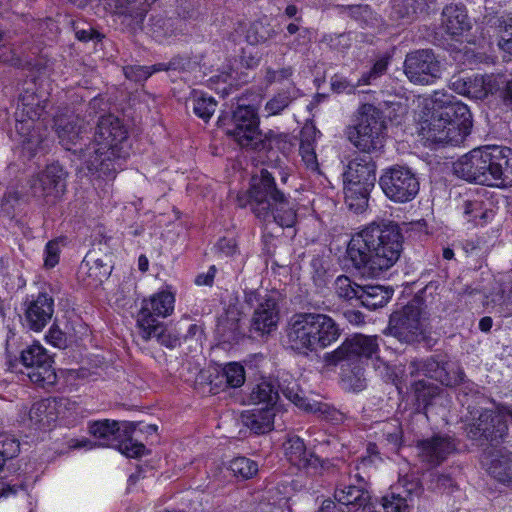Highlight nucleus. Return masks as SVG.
Segmentation results:
<instances>
[{
    "label": "nucleus",
    "mask_w": 512,
    "mask_h": 512,
    "mask_svg": "<svg viewBox=\"0 0 512 512\" xmlns=\"http://www.w3.org/2000/svg\"><path fill=\"white\" fill-rule=\"evenodd\" d=\"M403 488V495L410 499V503L412 502L413 496H418L421 493V485L417 480H408L402 479L400 481Z\"/></svg>",
    "instance_id": "nucleus-63"
},
{
    "label": "nucleus",
    "mask_w": 512,
    "mask_h": 512,
    "mask_svg": "<svg viewBox=\"0 0 512 512\" xmlns=\"http://www.w3.org/2000/svg\"><path fill=\"white\" fill-rule=\"evenodd\" d=\"M379 185L385 196L396 203L412 201L420 189L416 174L410 168L400 165L385 169L379 178Z\"/></svg>",
    "instance_id": "nucleus-9"
},
{
    "label": "nucleus",
    "mask_w": 512,
    "mask_h": 512,
    "mask_svg": "<svg viewBox=\"0 0 512 512\" xmlns=\"http://www.w3.org/2000/svg\"><path fill=\"white\" fill-rule=\"evenodd\" d=\"M118 450L126 455L127 457L137 458L145 453V445L141 442L134 441L133 439H127L125 441L116 443Z\"/></svg>",
    "instance_id": "nucleus-53"
},
{
    "label": "nucleus",
    "mask_w": 512,
    "mask_h": 512,
    "mask_svg": "<svg viewBox=\"0 0 512 512\" xmlns=\"http://www.w3.org/2000/svg\"><path fill=\"white\" fill-rule=\"evenodd\" d=\"M219 377L225 380L226 387L238 388L245 382V369L237 362H230L224 365Z\"/></svg>",
    "instance_id": "nucleus-43"
},
{
    "label": "nucleus",
    "mask_w": 512,
    "mask_h": 512,
    "mask_svg": "<svg viewBox=\"0 0 512 512\" xmlns=\"http://www.w3.org/2000/svg\"><path fill=\"white\" fill-rule=\"evenodd\" d=\"M52 403V398H46L35 402L30 408L29 419L37 428L49 429L56 423L55 404Z\"/></svg>",
    "instance_id": "nucleus-34"
},
{
    "label": "nucleus",
    "mask_w": 512,
    "mask_h": 512,
    "mask_svg": "<svg viewBox=\"0 0 512 512\" xmlns=\"http://www.w3.org/2000/svg\"><path fill=\"white\" fill-rule=\"evenodd\" d=\"M191 102L193 112L205 122L211 118L217 106L214 98L200 93H195Z\"/></svg>",
    "instance_id": "nucleus-44"
},
{
    "label": "nucleus",
    "mask_w": 512,
    "mask_h": 512,
    "mask_svg": "<svg viewBox=\"0 0 512 512\" xmlns=\"http://www.w3.org/2000/svg\"><path fill=\"white\" fill-rule=\"evenodd\" d=\"M379 344L376 336L356 334L346 339L336 350L326 353L324 361L327 365H337L342 361H357L372 358L377 353Z\"/></svg>",
    "instance_id": "nucleus-12"
},
{
    "label": "nucleus",
    "mask_w": 512,
    "mask_h": 512,
    "mask_svg": "<svg viewBox=\"0 0 512 512\" xmlns=\"http://www.w3.org/2000/svg\"><path fill=\"white\" fill-rule=\"evenodd\" d=\"M249 205L255 217L265 224L292 227L297 221L298 203L276 185L275 176L266 169L258 178H252Z\"/></svg>",
    "instance_id": "nucleus-4"
},
{
    "label": "nucleus",
    "mask_w": 512,
    "mask_h": 512,
    "mask_svg": "<svg viewBox=\"0 0 512 512\" xmlns=\"http://www.w3.org/2000/svg\"><path fill=\"white\" fill-rule=\"evenodd\" d=\"M356 124L347 128L349 141L360 151L372 153L384 147L385 120L380 109L363 104L358 110Z\"/></svg>",
    "instance_id": "nucleus-5"
},
{
    "label": "nucleus",
    "mask_w": 512,
    "mask_h": 512,
    "mask_svg": "<svg viewBox=\"0 0 512 512\" xmlns=\"http://www.w3.org/2000/svg\"><path fill=\"white\" fill-rule=\"evenodd\" d=\"M372 188L366 185L344 183L345 203L355 212L362 211L367 206L368 195Z\"/></svg>",
    "instance_id": "nucleus-39"
},
{
    "label": "nucleus",
    "mask_w": 512,
    "mask_h": 512,
    "mask_svg": "<svg viewBox=\"0 0 512 512\" xmlns=\"http://www.w3.org/2000/svg\"><path fill=\"white\" fill-rule=\"evenodd\" d=\"M54 313V300L47 293H39L25 303L24 316L27 325L34 331L42 330Z\"/></svg>",
    "instance_id": "nucleus-21"
},
{
    "label": "nucleus",
    "mask_w": 512,
    "mask_h": 512,
    "mask_svg": "<svg viewBox=\"0 0 512 512\" xmlns=\"http://www.w3.org/2000/svg\"><path fill=\"white\" fill-rule=\"evenodd\" d=\"M417 449L422 462L437 466L455 450V445L449 437L434 436L418 442Z\"/></svg>",
    "instance_id": "nucleus-23"
},
{
    "label": "nucleus",
    "mask_w": 512,
    "mask_h": 512,
    "mask_svg": "<svg viewBox=\"0 0 512 512\" xmlns=\"http://www.w3.org/2000/svg\"><path fill=\"white\" fill-rule=\"evenodd\" d=\"M382 506L385 512H410L411 503L401 492L393 491L382 498Z\"/></svg>",
    "instance_id": "nucleus-48"
},
{
    "label": "nucleus",
    "mask_w": 512,
    "mask_h": 512,
    "mask_svg": "<svg viewBox=\"0 0 512 512\" xmlns=\"http://www.w3.org/2000/svg\"><path fill=\"white\" fill-rule=\"evenodd\" d=\"M334 498L344 512H371L370 495L362 485H344L336 488Z\"/></svg>",
    "instance_id": "nucleus-22"
},
{
    "label": "nucleus",
    "mask_w": 512,
    "mask_h": 512,
    "mask_svg": "<svg viewBox=\"0 0 512 512\" xmlns=\"http://www.w3.org/2000/svg\"><path fill=\"white\" fill-rule=\"evenodd\" d=\"M229 470L234 476L249 479L258 472V464L246 457H236L229 463Z\"/></svg>",
    "instance_id": "nucleus-46"
},
{
    "label": "nucleus",
    "mask_w": 512,
    "mask_h": 512,
    "mask_svg": "<svg viewBox=\"0 0 512 512\" xmlns=\"http://www.w3.org/2000/svg\"><path fill=\"white\" fill-rule=\"evenodd\" d=\"M390 60L391 56L388 54L379 57L373 64L372 68L369 71L364 72L358 79V85L373 84L378 78L386 73Z\"/></svg>",
    "instance_id": "nucleus-47"
},
{
    "label": "nucleus",
    "mask_w": 512,
    "mask_h": 512,
    "mask_svg": "<svg viewBox=\"0 0 512 512\" xmlns=\"http://www.w3.org/2000/svg\"><path fill=\"white\" fill-rule=\"evenodd\" d=\"M225 133L232 137L243 148L259 149L264 143H271L276 134L270 131L262 139L259 131L257 111L251 105H238L232 118L226 124Z\"/></svg>",
    "instance_id": "nucleus-7"
},
{
    "label": "nucleus",
    "mask_w": 512,
    "mask_h": 512,
    "mask_svg": "<svg viewBox=\"0 0 512 512\" xmlns=\"http://www.w3.org/2000/svg\"><path fill=\"white\" fill-rule=\"evenodd\" d=\"M65 186V172L58 164L48 165L31 183L33 194L38 197H59Z\"/></svg>",
    "instance_id": "nucleus-20"
},
{
    "label": "nucleus",
    "mask_w": 512,
    "mask_h": 512,
    "mask_svg": "<svg viewBox=\"0 0 512 512\" xmlns=\"http://www.w3.org/2000/svg\"><path fill=\"white\" fill-rule=\"evenodd\" d=\"M292 75L291 68H281L278 70H273L271 68H267L264 76V81L266 84L271 85L276 82H280L284 79L289 78Z\"/></svg>",
    "instance_id": "nucleus-60"
},
{
    "label": "nucleus",
    "mask_w": 512,
    "mask_h": 512,
    "mask_svg": "<svg viewBox=\"0 0 512 512\" xmlns=\"http://www.w3.org/2000/svg\"><path fill=\"white\" fill-rule=\"evenodd\" d=\"M501 84H503V82H499V78L494 75L477 74L469 78L453 76L450 80L449 87L458 94L482 100L489 94L499 91Z\"/></svg>",
    "instance_id": "nucleus-15"
},
{
    "label": "nucleus",
    "mask_w": 512,
    "mask_h": 512,
    "mask_svg": "<svg viewBox=\"0 0 512 512\" xmlns=\"http://www.w3.org/2000/svg\"><path fill=\"white\" fill-rule=\"evenodd\" d=\"M284 454L289 463L309 473L324 469V462L313 452L308 451L303 440L298 436L289 437L283 444Z\"/></svg>",
    "instance_id": "nucleus-19"
},
{
    "label": "nucleus",
    "mask_w": 512,
    "mask_h": 512,
    "mask_svg": "<svg viewBox=\"0 0 512 512\" xmlns=\"http://www.w3.org/2000/svg\"><path fill=\"white\" fill-rule=\"evenodd\" d=\"M482 148L473 149L453 164L456 176L468 182L481 184L485 178L482 176Z\"/></svg>",
    "instance_id": "nucleus-26"
},
{
    "label": "nucleus",
    "mask_w": 512,
    "mask_h": 512,
    "mask_svg": "<svg viewBox=\"0 0 512 512\" xmlns=\"http://www.w3.org/2000/svg\"><path fill=\"white\" fill-rule=\"evenodd\" d=\"M52 404H55V421H59L65 426H74L85 417V410L75 400L59 397L52 398Z\"/></svg>",
    "instance_id": "nucleus-30"
},
{
    "label": "nucleus",
    "mask_w": 512,
    "mask_h": 512,
    "mask_svg": "<svg viewBox=\"0 0 512 512\" xmlns=\"http://www.w3.org/2000/svg\"><path fill=\"white\" fill-rule=\"evenodd\" d=\"M362 289L359 301L370 310L385 306L392 297V291L380 285H367Z\"/></svg>",
    "instance_id": "nucleus-38"
},
{
    "label": "nucleus",
    "mask_w": 512,
    "mask_h": 512,
    "mask_svg": "<svg viewBox=\"0 0 512 512\" xmlns=\"http://www.w3.org/2000/svg\"><path fill=\"white\" fill-rule=\"evenodd\" d=\"M244 301L253 308L251 331L265 335L277 329L279 322V295L276 292L245 291Z\"/></svg>",
    "instance_id": "nucleus-8"
},
{
    "label": "nucleus",
    "mask_w": 512,
    "mask_h": 512,
    "mask_svg": "<svg viewBox=\"0 0 512 512\" xmlns=\"http://www.w3.org/2000/svg\"><path fill=\"white\" fill-rule=\"evenodd\" d=\"M454 485L452 477L448 474L432 472L430 473V487L434 490H445Z\"/></svg>",
    "instance_id": "nucleus-58"
},
{
    "label": "nucleus",
    "mask_w": 512,
    "mask_h": 512,
    "mask_svg": "<svg viewBox=\"0 0 512 512\" xmlns=\"http://www.w3.org/2000/svg\"><path fill=\"white\" fill-rule=\"evenodd\" d=\"M310 320L315 351L330 346L340 337L341 330L332 317L322 313H310Z\"/></svg>",
    "instance_id": "nucleus-24"
},
{
    "label": "nucleus",
    "mask_w": 512,
    "mask_h": 512,
    "mask_svg": "<svg viewBox=\"0 0 512 512\" xmlns=\"http://www.w3.org/2000/svg\"><path fill=\"white\" fill-rule=\"evenodd\" d=\"M497 186H512V149L494 146Z\"/></svg>",
    "instance_id": "nucleus-36"
},
{
    "label": "nucleus",
    "mask_w": 512,
    "mask_h": 512,
    "mask_svg": "<svg viewBox=\"0 0 512 512\" xmlns=\"http://www.w3.org/2000/svg\"><path fill=\"white\" fill-rule=\"evenodd\" d=\"M482 176L485 178L481 181L482 185L497 186V173L494 158V146L482 148Z\"/></svg>",
    "instance_id": "nucleus-45"
},
{
    "label": "nucleus",
    "mask_w": 512,
    "mask_h": 512,
    "mask_svg": "<svg viewBox=\"0 0 512 512\" xmlns=\"http://www.w3.org/2000/svg\"><path fill=\"white\" fill-rule=\"evenodd\" d=\"M88 431L94 437L101 439L104 446H116L120 437L119 423L115 420L103 419L90 422Z\"/></svg>",
    "instance_id": "nucleus-35"
},
{
    "label": "nucleus",
    "mask_w": 512,
    "mask_h": 512,
    "mask_svg": "<svg viewBox=\"0 0 512 512\" xmlns=\"http://www.w3.org/2000/svg\"><path fill=\"white\" fill-rule=\"evenodd\" d=\"M463 214L467 222L472 223L474 226L485 225L494 217L491 209L484 206L482 201L467 200L463 204Z\"/></svg>",
    "instance_id": "nucleus-40"
},
{
    "label": "nucleus",
    "mask_w": 512,
    "mask_h": 512,
    "mask_svg": "<svg viewBox=\"0 0 512 512\" xmlns=\"http://www.w3.org/2000/svg\"><path fill=\"white\" fill-rule=\"evenodd\" d=\"M411 368H413L411 370V374L414 373V370L421 369L424 375L431 379H435L446 386H452L457 383V380L453 381L450 378L445 363L443 361H439L435 357H431L424 362H412Z\"/></svg>",
    "instance_id": "nucleus-33"
},
{
    "label": "nucleus",
    "mask_w": 512,
    "mask_h": 512,
    "mask_svg": "<svg viewBox=\"0 0 512 512\" xmlns=\"http://www.w3.org/2000/svg\"><path fill=\"white\" fill-rule=\"evenodd\" d=\"M389 334L401 342H414L422 336L424 328L417 306L407 305L390 316Z\"/></svg>",
    "instance_id": "nucleus-13"
},
{
    "label": "nucleus",
    "mask_w": 512,
    "mask_h": 512,
    "mask_svg": "<svg viewBox=\"0 0 512 512\" xmlns=\"http://www.w3.org/2000/svg\"><path fill=\"white\" fill-rule=\"evenodd\" d=\"M60 245L57 240L49 241L44 251V265L47 268L55 267L59 262Z\"/></svg>",
    "instance_id": "nucleus-54"
},
{
    "label": "nucleus",
    "mask_w": 512,
    "mask_h": 512,
    "mask_svg": "<svg viewBox=\"0 0 512 512\" xmlns=\"http://www.w3.org/2000/svg\"><path fill=\"white\" fill-rule=\"evenodd\" d=\"M382 431L383 435L386 437L389 443L393 444L394 446L400 445L402 439V431L396 421L386 423Z\"/></svg>",
    "instance_id": "nucleus-57"
},
{
    "label": "nucleus",
    "mask_w": 512,
    "mask_h": 512,
    "mask_svg": "<svg viewBox=\"0 0 512 512\" xmlns=\"http://www.w3.org/2000/svg\"><path fill=\"white\" fill-rule=\"evenodd\" d=\"M275 417V406L254 408L242 416L245 425L258 434L271 431L274 428Z\"/></svg>",
    "instance_id": "nucleus-31"
},
{
    "label": "nucleus",
    "mask_w": 512,
    "mask_h": 512,
    "mask_svg": "<svg viewBox=\"0 0 512 512\" xmlns=\"http://www.w3.org/2000/svg\"><path fill=\"white\" fill-rule=\"evenodd\" d=\"M432 115L421 124L420 135L430 144L460 145L470 134L472 115L468 106L445 91L431 96Z\"/></svg>",
    "instance_id": "nucleus-3"
},
{
    "label": "nucleus",
    "mask_w": 512,
    "mask_h": 512,
    "mask_svg": "<svg viewBox=\"0 0 512 512\" xmlns=\"http://www.w3.org/2000/svg\"><path fill=\"white\" fill-rule=\"evenodd\" d=\"M46 103L45 99L40 100L35 93L28 90L19 99L15 128L22 138V150L28 154L29 158L42 149L44 138L39 132V126L36 127L34 122L43 116Z\"/></svg>",
    "instance_id": "nucleus-6"
},
{
    "label": "nucleus",
    "mask_w": 512,
    "mask_h": 512,
    "mask_svg": "<svg viewBox=\"0 0 512 512\" xmlns=\"http://www.w3.org/2000/svg\"><path fill=\"white\" fill-rule=\"evenodd\" d=\"M54 123L59 143L68 151L79 152L83 160L81 149H85L86 144L83 141L88 132V123L77 115L57 116Z\"/></svg>",
    "instance_id": "nucleus-14"
},
{
    "label": "nucleus",
    "mask_w": 512,
    "mask_h": 512,
    "mask_svg": "<svg viewBox=\"0 0 512 512\" xmlns=\"http://www.w3.org/2000/svg\"><path fill=\"white\" fill-rule=\"evenodd\" d=\"M150 33L158 41L171 35V23L169 19L161 16H153L150 18Z\"/></svg>",
    "instance_id": "nucleus-51"
},
{
    "label": "nucleus",
    "mask_w": 512,
    "mask_h": 512,
    "mask_svg": "<svg viewBox=\"0 0 512 512\" xmlns=\"http://www.w3.org/2000/svg\"><path fill=\"white\" fill-rule=\"evenodd\" d=\"M496 312L501 317H510L512 316V289L506 294V290H502V294L499 297V303L495 307Z\"/></svg>",
    "instance_id": "nucleus-59"
},
{
    "label": "nucleus",
    "mask_w": 512,
    "mask_h": 512,
    "mask_svg": "<svg viewBox=\"0 0 512 512\" xmlns=\"http://www.w3.org/2000/svg\"><path fill=\"white\" fill-rule=\"evenodd\" d=\"M285 45L295 51H301L311 41V34L309 30H302L301 33L292 36L291 38L284 39Z\"/></svg>",
    "instance_id": "nucleus-55"
},
{
    "label": "nucleus",
    "mask_w": 512,
    "mask_h": 512,
    "mask_svg": "<svg viewBox=\"0 0 512 512\" xmlns=\"http://www.w3.org/2000/svg\"><path fill=\"white\" fill-rule=\"evenodd\" d=\"M318 131L314 126H305L301 130L299 154L306 170L312 175L319 176L321 171L315 152V140Z\"/></svg>",
    "instance_id": "nucleus-29"
},
{
    "label": "nucleus",
    "mask_w": 512,
    "mask_h": 512,
    "mask_svg": "<svg viewBox=\"0 0 512 512\" xmlns=\"http://www.w3.org/2000/svg\"><path fill=\"white\" fill-rule=\"evenodd\" d=\"M274 31L266 28L261 23H253L247 30L246 39L251 45H257L267 41Z\"/></svg>",
    "instance_id": "nucleus-52"
},
{
    "label": "nucleus",
    "mask_w": 512,
    "mask_h": 512,
    "mask_svg": "<svg viewBox=\"0 0 512 512\" xmlns=\"http://www.w3.org/2000/svg\"><path fill=\"white\" fill-rule=\"evenodd\" d=\"M138 333L144 341L156 339L159 344L167 348H174L179 344V338L168 331L161 321L151 323L147 329L138 327Z\"/></svg>",
    "instance_id": "nucleus-37"
},
{
    "label": "nucleus",
    "mask_w": 512,
    "mask_h": 512,
    "mask_svg": "<svg viewBox=\"0 0 512 512\" xmlns=\"http://www.w3.org/2000/svg\"><path fill=\"white\" fill-rule=\"evenodd\" d=\"M130 146L127 130L119 118L102 116L95 128L93 138L83 152V162L92 173L99 177L114 179L123 169V162L129 156Z\"/></svg>",
    "instance_id": "nucleus-2"
},
{
    "label": "nucleus",
    "mask_w": 512,
    "mask_h": 512,
    "mask_svg": "<svg viewBox=\"0 0 512 512\" xmlns=\"http://www.w3.org/2000/svg\"><path fill=\"white\" fill-rule=\"evenodd\" d=\"M278 387L283 396L298 408L312 413L321 411L320 403L306 397L298 381L291 376L282 378Z\"/></svg>",
    "instance_id": "nucleus-28"
},
{
    "label": "nucleus",
    "mask_w": 512,
    "mask_h": 512,
    "mask_svg": "<svg viewBox=\"0 0 512 512\" xmlns=\"http://www.w3.org/2000/svg\"><path fill=\"white\" fill-rule=\"evenodd\" d=\"M358 86V82L354 84L347 80L346 78L337 76L332 79L331 83L332 90L337 93L352 94L355 92Z\"/></svg>",
    "instance_id": "nucleus-61"
},
{
    "label": "nucleus",
    "mask_w": 512,
    "mask_h": 512,
    "mask_svg": "<svg viewBox=\"0 0 512 512\" xmlns=\"http://www.w3.org/2000/svg\"><path fill=\"white\" fill-rule=\"evenodd\" d=\"M20 360L25 367L23 374L39 387H52L57 382V375L52 367V359L39 344H32L21 352Z\"/></svg>",
    "instance_id": "nucleus-11"
},
{
    "label": "nucleus",
    "mask_w": 512,
    "mask_h": 512,
    "mask_svg": "<svg viewBox=\"0 0 512 512\" xmlns=\"http://www.w3.org/2000/svg\"><path fill=\"white\" fill-rule=\"evenodd\" d=\"M363 286L353 282L345 275L338 276L334 282V290L336 295L344 300H359Z\"/></svg>",
    "instance_id": "nucleus-42"
},
{
    "label": "nucleus",
    "mask_w": 512,
    "mask_h": 512,
    "mask_svg": "<svg viewBox=\"0 0 512 512\" xmlns=\"http://www.w3.org/2000/svg\"><path fill=\"white\" fill-rule=\"evenodd\" d=\"M507 420L501 413L484 411L480 414L477 423L473 424L468 431V436L477 441L486 440L498 443L507 434Z\"/></svg>",
    "instance_id": "nucleus-18"
},
{
    "label": "nucleus",
    "mask_w": 512,
    "mask_h": 512,
    "mask_svg": "<svg viewBox=\"0 0 512 512\" xmlns=\"http://www.w3.org/2000/svg\"><path fill=\"white\" fill-rule=\"evenodd\" d=\"M344 183H354L374 187L376 182V165L368 155L357 156L347 165Z\"/></svg>",
    "instance_id": "nucleus-25"
},
{
    "label": "nucleus",
    "mask_w": 512,
    "mask_h": 512,
    "mask_svg": "<svg viewBox=\"0 0 512 512\" xmlns=\"http://www.w3.org/2000/svg\"><path fill=\"white\" fill-rule=\"evenodd\" d=\"M19 452V443L16 439L4 437L0 440V455L7 461L15 457Z\"/></svg>",
    "instance_id": "nucleus-56"
},
{
    "label": "nucleus",
    "mask_w": 512,
    "mask_h": 512,
    "mask_svg": "<svg viewBox=\"0 0 512 512\" xmlns=\"http://www.w3.org/2000/svg\"><path fill=\"white\" fill-rule=\"evenodd\" d=\"M292 98L289 91L279 92L266 103L265 110L269 115H277L290 104Z\"/></svg>",
    "instance_id": "nucleus-50"
},
{
    "label": "nucleus",
    "mask_w": 512,
    "mask_h": 512,
    "mask_svg": "<svg viewBox=\"0 0 512 512\" xmlns=\"http://www.w3.org/2000/svg\"><path fill=\"white\" fill-rule=\"evenodd\" d=\"M287 344L299 354L315 351L310 313L294 314L286 329Z\"/></svg>",
    "instance_id": "nucleus-17"
},
{
    "label": "nucleus",
    "mask_w": 512,
    "mask_h": 512,
    "mask_svg": "<svg viewBox=\"0 0 512 512\" xmlns=\"http://www.w3.org/2000/svg\"><path fill=\"white\" fill-rule=\"evenodd\" d=\"M499 46L505 52L512 54V17L505 21V29L501 36Z\"/></svg>",
    "instance_id": "nucleus-62"
},
{
    "label": "nucleus",
    "mask_w": 512,
    "mask_h": 512,
    "mask_svg": "<svg viewBox=\"0 0 512 512\" xmlns=\"http://www.w3.org/2000/svg\"><path fill=\"white\" fill-rule=\"evenodd\" d=\"M277 399L278 391L275 390L274 385L267 380H262L259 383H257L252 388L249 395V401L251 404H264L265 407L274 406Z\"/></svg>",
    "instance_id": "nucleus-41"
},
{
    "label": "nucleus",
    "mask_w": 512,
    "mask_h": 512,
    "mask_svg": "<svg viewBox=\"0 0 512 512\" xmlns=\"http://www.w3.org/2000/svg\"><path fill=\"white\" fill-rule=\"evenodd\" d=\"M403 236L393 222L372 223L352 236L347 254L357 269L377 277L399 259Z\"/></svg>",
    "instance_id": "nucleus-1"
},
{
    "label": "nucleus",
    "mask_w": 512,
    "mask_h": 512,
    "mask_svg": "<svg viewBox=\"0 0 512 512\" xmlns=\"http://www.w3.org/2000/svg\"><path fill=\"white\" fill-rule=\"evenodd\" d=\"M164 69L163 64L154 65L151 67L146 66H127L124 68V74L127 79L141 82L149 78L154 72Z\"/></svg>",
    "instance_id": "nucleus-49"
},
{
    "label": "nucleus",
    "mask_w": 512,
    "mask_h": 512,
    "mask_svg": "<svg viewBox=\"0 0 512 512\" xmlns=\"http://www.w3.org/2000/svg\"><path fill=\"white\" fill-rule=\"evenodd\" d=\"M216 247L225 256H234L237 252L236 242L232 238H221Z\"/></svg>",
    "instance_id": "nucleus-64"
},
{
    "label": "nucleus",
    "mask_w": 512,
    "mask_h": 512,
    "mask_svg": "<svg viewBox=\"0 0 512 512\" xmlns=\"http://www.w3.org/2000/svg\"><path fill=\"white\" fill-rule=\"evenodd\" d=\"M442 27L452 37L463 35L471 28L466 9L461 4H449L442 11Z\"/></svg>",
    "instance_id": "nucleus-27"
},
{
    "label": "nucleus",
    "mask_w": 512,
    "mask_h": 512,
    "mask_svg": "<svg viewBox=\"0 0 512 512\" xmlns=\"http://www.w3.org/2000/svg\"><path fill=\"white\" fill-rule=\"evenodd\" d=\"M487 471L497 482L512 489V452L495 453L488 464Z\"/></svg>",
    "instance_id": "nucleus-32"
},
{
    "label": "nucleus",
    "mask_w": 512,
    "mask_h": 512,
    "mask_svg": "<svg viewBox=\"0 0 512 512\" xmlns=\"http://www.w3.org/2000/svg\"><path fill=\"white\" fill-rule=\"evenodd\" d=\"M174 303V294L167 290L159 291L144 299L137 315V327L147 329L151 323L159 322V317H168L174 311Z\"/></svg>",
    "instance_id": "nucleus-16"
},
{
    "label": "nucleus",
    "mask_w": 512,
    "mask_h": 512,
    "mask_svg": "<svg viewBox=\"0 0 512 512\" xmlns=\"http://www.w3.org/2000/svg\"><path fill=\"white\" fill-rule=\"evenodd\" d=\"M404 74L416 85H430L441 77L442 65L430 49H420L406 55Z\"/></svg>",
    "instance_id": "nucleus-10"
}]
</instances>
